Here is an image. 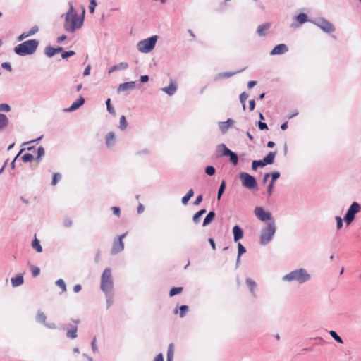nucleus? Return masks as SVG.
Wrapping results in <instances>:
<instances>
[{"mask_svg":"<svg viewBox=\"0 0 361 361\" xmlns=\"http://www.w3.org/2000/svg\"><path fill=\"white\" fill-rule=\"evenodd\" d=\"M83 24V17L78 16L74 10L73 6L70 5V8L66 13L64 29L67 32H73L79 29Z\"/></svg>","mask_w":361,"mask_h":361,"instance_id":"f257e3e1","label":"nucleus"},{"mask_svg":"<svg viewBox=\"0 0 361 361\" xmlns=\"http://www.w3.org/2000/svg\"><path fill=\"white\" fill-rule=\"evenodd\" d=\"M39 42L36 39L25 41L14 48L16 54L20 56H26L33 54L37 48Z\"/></svg>","mask_w":361,"mask_h":361,"instance_id":"f03ea898","label":"nucleus"},{"mask_svg":"<svg viewBox=\"0 0 361 361\" xmlns=\"http://www.w3.org/2000/svg\"><path fill=\"white\" fill-rule=\"evenodd\" d=\"M100 288L105 293H111L114 288L113 278L110 268H106L101 277Z\"/></svg>","mask_w":361,"mask_h":361,"instance_id":"7ed1b4c3","label":"nucleus"},{"mask_svg":"<svg viewBox=\"0 0 361 361\" xmlns=\"http://www.w3.org/2000/svg\"><path fill=\"white\" fill-rule=\"evenodd\" d=\"M310 278V274L304 269H300L295 271H293L288 274L284 276L283 280L287 281H296L299 283H302Z\"/></svg>","mask_w":361,"mask_h":361,"instance_id":"20e7f679","label":"nucleus"},{"mask_svg":"<svg viewBox=\"0 0 361 361\" xmlns=\"http://www.w3.org/2000/svg\"><path fill=\"white\" fill-rule=\"evenodd\" d=\"M276 231L274 223H270L266 228L262 230L260 235V243L262 245H267L272 238Z\"/></svg>","mask_w":361,"mask_h":361,"instance_id":"39448f33","label":"nucleus"},{"mask_svg":"<svg viewBox=\"0 0 361 361\" xmlns=\"http://www.w3.org/2000/svg\"><path fill=\"white\" fill-rule=\"evenodd\" d=\"M157 39V37L154 35L139 42L137 44L138 50L144 53L149 52L154 47Z\"/></svg>","mask_w":361,"mask_h":361,"instance_id":"423d86ee","label":"nucleus"},{"mask_svg":"<svg viewBox=\"0 0 361 361\" xmlns=\"http://www.w3.org/2000/svg\"><path fill=\"white\" fill-rule=\"evenodd\" d=\"M242 185L250 190L257 188V183L255 177L246 172H242L239 175Z\"/></svg>","mask_w":361,"mask_h":361,"instance_id":"0eeeda50","label":"nucleus"},{"mask_svg":"<svg viewBox=\"0 0 361 361\" xmlns=\"http://www.w3.org/2000/svg\"><path fill=\"white\" fill-rule=\"evenodd\" d=\"M361 209V206L356 202H354L348 209L346 214L344 216V221L349 225L355 219V215L358 213Z\"/></svg>","mask_w":361,"mask_h":361,"instance_id":"6e6552de","label":"nucleus"},{"mask_svg":"<svg viewBox=\"0 0 361 361\" xmlns=\"http://www.w3.org/2000/svg\"><path fill=\"white\" fill-rule=\"evenodd\" d=\"M126 233H123L118 237V238L114 242L111 252L112 255L117 254L124 249V244L123 239L125 238Z\"/></svg>","mask_w":361,"mask_h":361,"instance_id":"1a4fd4ad","label":"nucleus"},{"mask_svg":"<svg viewBox=\"0 0 361 361\" xmlns=\"http://www.w3.org/2000/svg\"><path fill=\"white\" fill-rule=\"evenodd\" d=\"M316 25L325 32L329 33L334 31V25L327 20L323 18L319 19L316 23Z\"/></svg>","mask_w":361,"mask_h":361,"instance_id":"9d476101","label":"nucleus"},{"mask_svg":"<svg viewBox=\"0 0 361 361\" xmlns=\"http://www.w3.org/2000/svg\"><path fill=\"white\" fill-rule=\"evenodd\" d=\"M254 212L256 216L261 221H265L271 219V214L265 212L262 207H256Z\"/></svg>","mask_w":361,"mask_h":361,"instance_id":"9b49d317","label":"nucleus"},{"mask_svg":"<svg viewBox=\"0 0 361 361\" xmlns=\"http://www.w3.org/2000/svg\"><path fill=\"white\" fill-rule=\"evenodd\" d=\"M177 90V84L176 81L171 80L168 87H163L161 90L168 95L171 96L175 94Z\"/></svg>","mask_w":361,"mask_h":361,"instance_id":"f8f14e48","label":"nucleus"},{"mask_svg":"<svg viewBox=\"0 0 361 361\" xmlns=\"http://www.w3.org/2000/svg\"><path fill=\"white\" fill-rule=\"evenodd\" d=\"M288 47L284 44L276 45L271 51V55H279L288 51Z\"/></svg>","mask_w":361,"mask_h":361,"instance_id":"ddd939ff","label":"nucleus"},{"mask_svg":"<svg viewBox=\"0 0 361 361\" xmlns=\"http://www.w3.org/2000/svg\"><path fill=\"white\" fill-rule=\"evenodd\" d=\"M233 240L235 242L238 241L243 236V231L242 228L238 225H235L233 228Z\"/></svg>","mask_w":361,"mask_h":361,"instance_id":"4468645a","label":"nucleus"},{"mask_svg":"<svg viewBox=\"0 0 361 361\" xmlns=\"http://www.w3.org/2000/svg\"><path fill=\"white\" fill-rule=\"evenodd\" d=\"M11 285L13 287L20 286L24 283V279L23 274H20L11 279Z\"/></svg>","mask_w":361,"mask_h":361,"instance_id":"2eb2a0df","label":"nucleus"},{"mask_svg":"<svg viewBox=\"0 0 361 361\" xmlns=\"http://www.w3.org/2000/svg\"><path fill=\"white\" fill-rule=\"evenodd\" d=\"M230 149L224 145L220 144L216 147V153L218 156H227L230 153Z\"/></svg>","mask_w":361,"mask_h":361,"instance_id":"dca6fc26","label":"nucleus"},{"mask_svg":"<svg viewBox=\"0 0 361 361\" xmlns=\"http://www.w3.org/2000/svg\"><path fill=\"white\" fill-rule=\"evenodd\" d=\"M135 87V82H128L121 84L118 86V90L119 92L126 91L128 90H133Z\"/></svg>","mask_w":361,"mask_h":361,"instance_id":"f3484780","label":"nucleus"},{"mask_svg":"<svg viewBox=\"0 0 361 361\" xmlns=\"http://www.w3.org/2000/svg\"><path fill=\"white\" fill-rule=\"evenodd\" d=\"M233 123L234 121L229 118L226 122H221L219 125V128L223 133H225Z\"/></svg>","mask_w":361,"mask_h":361,"instance_id":"a211bd4d","label":"nucleus"},{"mask_svg":"<svg viewBox=\"0 0 361 361\" xmlns=\"http://www.w3.org/2000/svg\"><path fill=\"white\" fill-rule=\"evenodd\" d=\"M270 23H266L261 25H259L257 27V32L259 36H264L266 34V32L269 29L270 27Z\"/></svg>","mask_w":361,"mask_h":361,"instance_id":"6ab92c4d","label":"nucleus"},{"mask_svg":"<svg viewBox=\"0 0 361 361\" xmlns=\"http://www.w3.org/2000/svg\"><path fill=\"white\" fill-rule=\"evenodd\" d=\"M85 102V99L82 97H80L68 109V111H74L81 106Z\"/></svg>","mask_w":361,"mask_h":361,"instance_id":"aec40b11","label":"nucleus"},{"mask_svg":"<svg viewBox=\"0 0 361 361\" xmlns=\"http://www.w3.org/2000/svg\"><path fill=\"white\" fill-rule=\"evenodd\" d=\"M276 152H269L264 159L263 161L267 164H271L274 163V158L276 157Z\"/></svg>","mask_w":361,"mask_h":361,"instance_id":"412c9836","label":"nucleus"},{"mask_svg":"<svg viewBox=\"0 0 361 361\" xmlns=\"http://www.w3.org/2000/svg\"><path fill=\"white\" fill-rule=\"evenodd\" d=\"M115 134L113 132H110L106 136L105 142L108 147H111L114 145Z\"/></svg>","mask_w":361,"mask_h":361,"instance_id":"4be33fe9","label":"nucleus"},{"mask_svg":"<svg viewBox=\"0 0 361 361\" xmlns=\"http://www.w3.org/2000/svg\"><path fill=\"white\" fill-rule=\"evenodd\" d=\"M216 214L214 212H209L204 219L202 226H206L209 224L214 219Z\"/></svg>","mask_w":361,"mask_h":361,"instance_id":"5701e85b","label":"nucleus"},{"mask_svg":"<svg viewBox=\"0 0 361 361\" xmlns=\"http://www.w3.org/2000/svg\"><path fill=\"white\" fill-rule=\"evenodd\" d=\"M61 51H62V48H61V47H59V48L47 47L46 50H45V53L49 57H51L54 55H55L56 53H59Z\"/></svg>","mask_w":361,"mask_h":361,"instance_id":"b1692460","label":"nucleus"},{"mask_svg":"<svg viewBox=\"0 0 361 361\" xmlns=\"http://www.w3.org/2000/svg\"><path fill=\"white\" fill-rule=\"evenodd\" d=\"M8 124L7 116L3 114H0V130L6 128Z\"/></svg>","mask_w":361,"mask_h":361,"instance_id":"393cba45","label":"nucleus"},{"mask_svg":"<svg viewBox=\"0 0 361 361\" xmlns=\"http://www.w3.org/2000/svg\"><path fill=\"white\" fill-rule=\"evenodd\" d=\"M77 331L78 328L76 326H73L71 329L68 330L66 333L67 337L71 339L75 338L78 336Z\"/></svg>","mask_w":361,"mask_h":361,"instance_id":"a878e982","label":"nucleus"},{"mask_svg":"<svg viewBox=\"0 0 361 361\" xmlns=\"http://www.w3.org/2000/svg\"><path fill=\"white\" fill-rule=\"evenodd\" d=\"M32 246L33 249H35L37 252H42V247L40 245L39 240L36 238L35 235L34 240H32Z\"/></svg>","mask_w":361,"mask_h":361,"instance_id":"bb28decb","label":"nucleus"},{"mask_svg":"<svg viewBox=\"0 0 361 361\" xmlns=\"http://www.w3.org/2000/svg\"><path fill=\"white\" fill-rule=\"evenodd\" d=\"M174 353V345L173 343L169 344L167 350V361H172Z\"/></svg>","mask_w":361,"mask_h":361,"instance_id":"cd10ccee","label":"nucleus"},{"mask_svg":"<svg viewBox=\"0 0 361 361\" xmlns=\"http://www.w3.org/2000/svg\"><path fill=\"white\" fill-rule=\"evenodd\" d=\"M193 195H194V191H193V190H192V189H190V190H188V192H187V194H186L184 197H183V198H182V203H183V204H185H185H188V201H189V200H190L192 197H193Z\"/></svg>","mask_w":361,"mask_h":361,"instance_id":"c85d7f7f","label":"nucleus"},{"mask_svg":"<svg viewBox=\"0 0 361 361\" xmlns=\"http://www.w3.org/2000/svg\"><path fill=\"white\" fill-rule=\"evenodd\" d=\"M246 284L247 285V286L249 287L250 291L252 293H254V290L255 289L257 288V284L255 283V281H253L252 279L250 278H247L246 279Z\"/></svg>","mask_w":361,"mask_h":361,"instance_id":"c756f323","label":"nucleus"},{"mask_svg":"<svg viewBox=\"0 0 361 361\" xmlns=\"http://www.w3.org/2000/svg\"><path fill=\"white\" fill-rule=\"evenodd\" d=\"M228 157H230V161L234 165H236L238 161V156L235 153L233 152L231 150L230 151V153L228 154Z\"/></svg>","mask_w":361,"mask_h":361,"instance_id":"7c9ffc66","label":"nucleus"},{"mask_svg":"<svg viewBox=\"0 0 361 361\" xmlns=\"http://www.w3.org/2000/svg\"><path fill=\"white\" fill-rule=\"evenodd\" d=\"M264 166H266V165H265V163L264 162L263 159L259 160V161H253L252 163V168L255 171L257 169L258 166L263 167Z\"/></svg>","mask_w":361,"mask_h":361,"instance_id":"2f4dec72","label":"nucleus"},{"mask_svg":"<svg viewBox=\"0 0 361 361\" xmlns=\"http://www.w3.org/2000/svg\"><path fill=\"white\" fill-rule=\"evenodd\" d=\"M296 19L300 24H302L307 21V16L305 13H300L297 16Z\"/></svg>","mask_w":361,"mask_h":361,"instance_id":"473e14b6","label":"nucleus"},{"mask_svg":"<svg viewBox=\"0 0 361 361\" xmlns=\"http://www.w3.org/2000/svg\"><path fill=\"white\" fill-rule=\"evenodd\" d=\"M238 253L237 263H238L240 262V256L246 252L245 248L243 247V245L241 243H238Z\"/></svg>","mask_w":361,"mask_h":361,"instance_id":"72a5a7b5","label":"nucleus"},{"mask_svg":"<svg viewBox=\"0 0 361 361\" xmlns=\"http://www.w3.org/2000/svg\"><path fill=\"white\" fill-rule=\"evenodd\" d=\"M183 291L182 287H174L171 289L169 295L171 297L174 296L177 294L180 293Z\"/></svg>","mask_w":361,"mask_h":361,"instance_id":"f704fd0d","label":"nucleus"},{"mask_svg":"<svg viewBox=\"0 0 361 361\" xmlns=\"http://www.w3.org/2000/svg\"><path fill=\"white\" fill-rule=\"evenodd\" d=\"M225 187H226L225 180H222L221 183L220 187L219 188V191H218V195H217L218 200L221 199V197L223 192H224Z\"/></svg>","mask_w":361,"mask_h":361,"instance_id":"c9c22d12","label":"nucleus"},{"mask_svg":"<svg viewBox=\"0 0 361 361\" xmlns=\"http://www.w3.org/2000/svg\"><path fill=\"white\" fill-rule=\"evenodd\" d=\"M56 284L61 289V293H64L66 290V286L63 279L57 280Z\"/></svg>","mask_w":361,"mask_h":361,"instance_id":"e433bc0d","label":"nucleus"},{"mask_svg":"<svg viewBox=\"0 0 361 361\" xmlns=\"http://www.w3.org/2000/svg\"><path fill=\"white\" fill-rule=\"evenodd\" d=\"M106 296V308L109 309L114 302L113 296L111 293H105Z\"/></svg>","mask_w":361,"mask_h":361,"instance_id":"4c0bfd02","label":"nucleus"},{"mask_svg":"<svg viewBox=\"0 0 361 361\" xmlns=\"http://www.w3.org/2000/svg\"><path fill=\"white\" fill-rule=\"evenodd\" d=\"M61 176L60 173H54L53 174V178H52V181H51V185H56V183L59 181V180L61 179Z\"/></svg>","mask_w":361,"mask_h":361,"instance_id":"58836bf2","label":"nucleus"},{"mask_svg":"<svg viewBox=\"0 0 361 361\" xmlns=\"http://www.w3.org/2000/svg\"><path fill=\"white\" fill-rule=\"evenodd\" d=\"M119 127L121 130H125L127 127V121H126V117L124 116H121L120 118Z\"/></svg>","mask_w":361,"mask_h":361,"instance_id":"ea45409f","label":"nucleus"},{"mask_svg":"<svg viewBox=\"0 0 361 361\" xmlns=\"http://www.w3.org/2000/svg\"><path fill=\"white\" fill-rule=\"evenodd\" d=\"M330 335L339 343H343L342 338L334 331H330Z\"/></svg>","mask_w":361,"mask_h":361,"instance_id":"a19ab883","label":"nucleus"},{"mask_svg":"<svg viewBox=\"0 0 361 361\" xmlns=\"http://www.w3.org/2000/svg\"><path fill=\"white\" fill-rule=\"evenodd\" d=\"M33 159V156L30 153H26L22 157V160L24 162L31 161Z\"/></svg>","mask_w":361,"mask_h":361,"instance_id":"79ce46f5","label":"nucleus"},{"mask_svg":"<svg viewBox=\"0 0 361 361\" xmlns=\"http://www.w3.org/2000/svg\"><path fill=\"white\" fill-rule=\"evenodd\" d=\"M106 108H107L108 111L110 114H114L115 111H114V107L111 105V99L109 98L106 100Z\"/></svg>","mask_w":361,"mask_h":361,"instance_id":"37998d69","label":"nucleus"},{"mask_svg":"<svg viewBox=\"0 0 361 361\" xmlns=\"http://www.w3.org/2000/svg\"><path fill=\"white\" fill-rule=\"evenodd\" d=\"M247 98H248V94L246 92H243L240 95V102L243 104V109H245V102Z\"/></svg>","mask_w":361,"mask_h":361,"instance_id":"c03bdc74","label":"nucleus"},{"mask_svg":"<svg viewBox=\"0 0 361 361\" xmlns=\"http://www.w3.org/2000/svg\"><path fill=\"white\" fill-rule=\"evenodd\" d=\"M205 172L209 176H212L215 173V169H214V167H213L212 166H207L206 169H205Z\"/></svg>","mask_w":361,"mask_h":361,"instance_id":"a18cd8bd","label":"nucleus"},{"mask_svg":"<svg viewBox=\"0 0 361 361\" xmlns=\"http://www.w3.org/2000/svg\"><path fill=\"white\" fill-rule=\"evenodd\" d=\"M188 310V306H187V305H182L180 307V317H183Z\"/></svg>","mask_w":361,"mask_h":361,"instance_id":"49530a36","label":"nucleus"},{"mask_svg":"<svg viewBox=\"0 0 361 361\" xmlns=\"http://www.w3.org/2000/svg\"><path fill=\"white\" fill-rule=\"evenodd\" d=\"M97 5L95 0H90V4L89 5V10L91 13H93L94 11V8Z\"/></svg>","mask_w":361,"mask_h":361,"instance_id":"de8ad7c7","label":"nucleus"},{"mask_svg":"<svg viewBox=\"0 0 361 361\" xmlns=\"http://www.w3.org/2000/svg\"><path fill=\"white\" fill-rule=\"evenodd\" d=\"M336 227H337V229L339 230L341 228V227L343 226V220L341 219V217L340 216H336Z\"/></svg>","mask_w":361,"mask_h":361,"instance_id":"09e8293b","label":"nucleus"},{"mask_svg":"<svg viewBox=\"0 0 361 361\" xmlns=\"http://www.w3.org/2000/svg\"><path fill=\"white\" fill-rule=\"evenodd\" d=\"M117 66V70H124V69H126L128 66V63H126V62H121L118 64L116 65Z\"/></svg>","mask_w":361,"mask_h":361,"instance_id":"8fccbe9b","label":"nucleus"},{"mask_svg":"<svg viewBox=\"0 0 361 361\" xmlns=\"http://www.w3.org/2000/svg\"><path fill=\"white\" fill-rule=\"evenodd\" d=\"M31 271H32V274L34 277L37 276L40 272L39 268H38L37 267H32Z\"/></svg>","mask_w":361,"mask_h":361,"instance_id":"3c124183","label":"nucleus"},{"mask_svg":"<svg viewBox=\"0 0 361 361\" xmlns=\"http://www.w3.org/2000/svg\"><path fill=\"white\" fill-rule=\"evenodd\" d=\"M37 317V320L41 322H44L46 320V316L43 312H38Z\"/></svg>","mask_w":361,"mask_h":361,"instance_id":"603ef678","label":"nucleus"},{"mask_svg":"<svg viewBox=\"0 0 361 361\" xmlns=\"http://www.w3.org/2000/svg\"><path fill=\"white\" fill-rule=\"evenodd\" d=\"M44 155V149L43 147H39L37 149V158L39 159Z\"/></svg>","mask_w":361,"mask_h":361,"instance_id":"864d4df0","label":"nucleus"},{"mask_svg":"<svg viewBox=\"0 0 361 361\" xmlns=\"http://www.w3.org/2000/svg\"><path fill=\"white\" fill-rule=\"evenodd\" d=\"M74 54H75V51H64L62 54L61 56H62V58L66 59L67 57L73 56Z\"/></svg>","mask_w":361,"mask_h":361,"instance_id":"5fc2aeb1","label":"nucleus"},{"mask_svg":"<svg viewBox=\"0 0 361 361\" xmlns=\"http://www.w3.org/2000/svg\"><path fill=\"white\" fill-rule=\"evenodd\" d=\"M30 35L29 33V32H23L19 37H18V41H22L24 39L30 37Z\"/></svg>","mask_w":361,"mask_h":361,"instance_id":"6e6d98bb","label":"nucleus"},{"mask_svg":"<svg viewBox=\"0 0 361 361\" xmlns=\"http://www.w3.org/2000/svg\"><path fill=\"white\" fill-rule=\"evenodd\" d=\"M11 109L9 105L6 104H0V111H9Z\"/></svg>","mask_w":361,"mask_h":361,"instance_id":"4d7b16f0","label":"nucleus"},{"mask_svg":"<svg viewBox=\"0 0 361 361\" xmlns=\"http://www.w3.org/2000/svg\"><path fill=\"white\" fill-rule=\"evenodd\" d=\"M111 209H112V211H113V213H114L116 216H117L118 217H119V216H120V215H121V211H120V209H119L118 207H113L111 208Z\"/></svg>","mask_w":361,"mask_h":361,"instance_id":"13d9d810","label":"nucleus"},{"mask_svg":"<svg viewBox=\"0 0 361 361\" xmlns=\"http://www.w3.org/2000/svg\"><path fill=\"white\" fill-rule=\"evenodd\" d=\"M280 176L279 172H274L271 173V180L274 183Z\"/></svg>","mask_w":361,"mask_h":361,"instance_id":"bf43d9fd","label":"nucleus"},{"mask_svg":"<svg viewBox=\"0 0 361 361\" xmlns=\"http://www.w3.org/2000/svg\"><path fill=\"white\" fill-rule=\"evenodd\" d=\"M1 66H2V68L7 69L8 71H11V70H12L11 64L8 62H4L1 64Z\"/></svg>","mask_w":361,"mask_h":361,"instance_id":"052dcab7","label":"nucleus"},{"mask_svg":"<svg viewBox=\"0 0 361 361\" xmlns=\"http://www.w3.org/2000/svg\"><path fill=\"white\" fill-rule=\"evenodd\" d=\"M259 128L260 130H267L268 129L267 125L265 123L259 121L258 123Z\"/></svg>","mask_w":361,"mask_h":361,"instance_id":"680f3d73","label":"nucleus"},{"mask_svg":"<svg viewBox=\"0 0 361 361\" xmlns=\"http://www.w3.org/2000/svg\"><path fill=\"white\" fill-rule=\"evenodd\" d=\"M202 196L201 195H200L196 197V200L194 202V204L198 205L202 202Z\"/></svg>","mask_w":361,"mask_h":361,"instance_id":"e2e57ef3","label":"nucleus"},{"mask_svg":"<svg viewBox=\"0 0 361 361\" xmlns=\"http://www.w3.org/2000/svg\"><path fill=\"white\" fill-rule=\"evenodd\" d=\"M273 188H274V183L270 182V183L268 186V190H267L269 196H270L272 194Z\"/></svg>","mask_w":361,"mask_h":361,"instance_id":"0e129e2a","label":"nucleus"},{"mask_svg":"<svg viewBox=\"0 0 361 361\" xmlns=\"http://www.w3.org/2000/svg\"><path fill=\"white\" fill-rule=\"evenodd\" d=\"M255 106V102L253 99L249 101V109L253 111Z\"/></svg>","mask_w":361,"mask_h":361,"instance_id":"69168bd1","label":"nucleus"},{"mask_svg":"<svg viewBox=\"0 0 361 361\" xmlns=\"http://www.w3.org/2000/svg\"><path fill=\"white\" fill-rule=\"evenodd\" d=\"M38 31V27L37 26H34L33 27H32V29L28 31L30 36L35 34Z\"/></svg>","mask_w":361,"mask_h":361,"instance_id":"338daca9","label":"nucleus"},{"mask_svg":"<svg viewBox=\"0 0 361 361\" xmlns=\"http://www.w3.org/2000/svg\"><path fill=\"white\" fill-rule=\"evenodd\" d=\"M154 361H164V357H163V355H162L161 353L158 354V355L155 357V358H154Z\"/></svg>","mask_w":361,"mask_h":361,"instance_id":"774afa93","label":"nucleus"}]
</instances>
